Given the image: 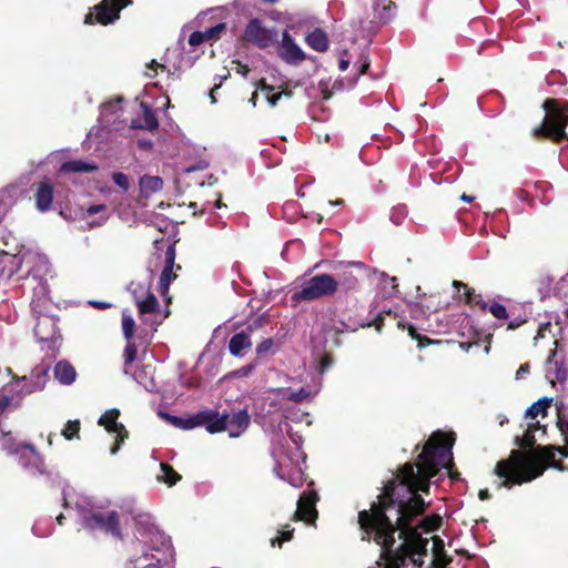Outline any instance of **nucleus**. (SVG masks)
<instances>
[{"label": "nucleus", "instance_id": "obj_35", "mask_svg": "<svg viewBox=\"0 0 568 568\" xmlns=\"http://www.w3.org/2000/svg\"><path fill=\"white\" fill-rule=\"evenodd\" d=\"M135 322L132 315L124 311L122 314V329L124 337L130 341L134 334Z\"/></svg>", "mask_w": 568, "mask_h": 568}, {"label": "nucleus", "instance_id": "obj_24", "mask_svg": "<svg viewBox=\"0 0 568 568\" xmlns=\"http://www.w3.org/2000/svg\"><path fill=\"white\" fill-rule=\"evenodd\" d=\"M75 376L74 367L65 361H61L54 366V377L63 385L72 384L75 381Z\"/></svg>", "mask_w": 568, "mask_h": 568}, {"label": "nucleus", "instance_id": "obj_12", "mask_svg": "<svg viewBox=\"0 0 568 568\" xmlns=\"http://www.w3.org/2000/svg\"><path fill=\"white\" fill-rule=\"evenodd\" d=\"M318 500V496L314 490L304 491L298 500L297 508L294 513L295 520H303L307 524L315 523L317 518L316 503Z\"/></svg>", "mask_w": 568, "mask_h": 568}, {"label": "nucleus", "instance_id": "obj_60", "mask_svg": "<svg viewBox=\"0 0 568 568\" xmlns=\"http://www.w3.org/2000/svg\"><path fill=\"white\" fill-rule=\"evenodd\" d=\"M408 329H409V335L415 338L416 337L415 328L413 326H409Z\"/></svg>", "mask_w": 568, "mask_h": 568}, {"label": "nucleus", "instance_id": "obj_5", "mask_svg": "<svg viewBox=\"0 0 568 568\" xmlns=\"http://www.w3.org/2000/svg\"><path fill=\"white\" fill-rule=\"evenodd\" d=\"M128 290L132 294L139 310L141 321L152 328L160 325L168 317L169 312L163 311L156 297L150 291V282H131Z\"/></svg>", "mask_w": 568, "mask_h": 568}, {"label": "nucleus", "instance_id": "obj_61", "mask_svg": "<svg viewBox=\"0 0 568 568\" xmlns=\"http://www.w3.org/2000/svg\"><path fill=\"white\" fill-rule=\"evenodd\" d=\"M64 518V516L61 514L57 517V520L58 523L61 525L62 524V519Z\"/></svg>", "mask_w": 568, "mask_h": 568}, {"label": "nucleus", "instance_id": "obj_30", "mask_svg": "<svg viewBox=\"0 0 568 568\" xmlns=\"http://www.w3.org/2000/svg\"><path fill=\"white\" fill-rule=\"evenodd\" d=\"M55 325L52 318L50 317H42L39 320L34 327V334L41 339L45 341L49 339L52 334L54 333Z\"/></svg>", "mask_w": 568, "mask_h": 568}, {"label": "nucleus", "instance_id": "obj_14", "mask_svg": "<svg viewBox=\"0 0 568 568\" xmlns=\"http://www.w3.org/2000/svg\"><path fill=\"white\" fill-rule=\"evenodd\" d=\"M454 285L464 288V294L466 295V300L468 303H474L479 305L483 310H488L498 320L507 317V311L504 305L496 302H484L481 297L475 293L474 290L469 288L467 285L463 283L455 282Z\"/></svg>", "mask_w": 568, "mask_h": 568}, {"label": "nucleus", "instance_id": "obj_48", "mask_svg": "<svg viewBox=\"0 0 568 568\" xmlns=\"http://www.w3.org/2000/svg\"><path fill=\"white\" fill-rule=\"evenodd\" d=\"M254 368H255V366L253 364H250V365L243 366L242 368L236 371L234 374L236 376H247L253 372Z\"/></svg>", "mask_w": 568, "mask_h": 568}, {"label": "nucleus", "instance_id": "obj_47", "mask_svg": "<svg viewBox=\"0 0 568 568\" xmlns=\"http://www.w3.org/2000/svg\"><path fill=\"white\" fill-rule=\"evenodd\" d=\"M547 332H549V333L551 332V324L550 323H546V324L540 325L535 339L544 338L546 336Z\"/></svg>", "mask_w": 568, "mask_h": 568}, {"label": "nucleus", "instance_id": "obj_37", "mask_svg": "<svg viewBox=\"0 0 568 568\" xmlns=\"http://www.w3.org/2000/svg\"><path fill=\"white\" fill-rule=\"evenodd\" d=\"M318 89L322 94L323 100H328L332 98L334 89H339V85H337L336 82H334L333 88L329 89V81L321 80L318 83Z\"/></svg>", "mask_w": 568, "mask_h": 568}, {"label": "nucleus", "instance_id": "obj_3", "mask_svg": "<svg viewBox=\"0 0 568 568\" xmlns=\"http://www.w3.org/2000/svg\"><path fill=\"white\" fill-rule=\"evenodd\" d=\"M283 426L288 434V439H285L286 445L281 438L273 439L274 469L281 479L286 480L294 487H300L304 481L302 465L305 463L306 458L301 449L302 438L295 433H290L286 422L280 424L281 432H283Z\"/></svg>", "mask_w": 568, "mask_h": 568}, {"label": "nucleus", "instance_id": "obj_44", "mask_svg": "<svg viewBox=\"0 0 568 568\" xmlns=\"http://www.w3.org/2000/svg\"><path fill=\"white\" fill-rule=\"evenodd\" d=\"M292 535H293V529L292 530H283V531H281V537L273 538L271 540V544H272V546H275L276 544L278 546H281L284 541L291 540Z\"/></svg>", "mask_w": 568, "mask_h": 568}, {"label": "nucleus", "instance_id": "obj_45", "mask_svg": "<svg viewBox=\"0 0 568 568\" xmlns=\"http://www.w3.org/2000/svg\"><path fill=\"white\" fill-rule=\"evenodd\" d=\"M273 347V339L266 338L256 346V353L262 355Z\"/></svg>", "mask_w": 568, "mask_h": 568}, {"label": "nucleus", "instance_id": "obj_16", "mask_svg": "<svg viewBox=\"0 0 568 568\" xmlns=\"http://www.w3.org/2000/svg\"><path fill=\"white\" fill-rule=\"evenodd\" d=\"M20 388V382L13 381L0 389V415L9 407L18 405L24 395Z\"/></svg>", "mask_w": 568, "mask_h": 568}, {"label": "nucleus", "instance_id": "obj_49", "mask_svg": "<svg viewBox=\"0 0 568 568\" xmlns=\"http://www.w3.org/2000/svg\"><path fill=\"white\" fill-rule=\"evenodd\" d=\"M528 373H529V365L528 364L520 365L516 372V379L524 378Z\"/></svg>", "mask_w": 568, "mask_h": 568}, {"label": "nucleus", "instance_id": "obj_59", "mask_svg": "<svg viewBox=\"0 0 568 568\" xmlns=\"http://www.w3.org/2000/svg\"><path fill=\"white\" fill-rule=\"evenodd\" d=\"M367 68H368V63H366V62H365V63L362 65L361 74L365 73V72H366V70H367Z\"/></svg>", "mask_w": 568, "mask_h": 568}, {"label": "nucleus", "instance_id": "obj_63", "mask_svg": "<svg viewBox=\"0 0 568 568\" xmlns=\"http://www.w3.org/2000/svg\"><path fill=\"white\" fill-rule=\"evenodd\" d=\"M390 14H392V13H390V12H388V13L379 14V16H381V18L388 19V18L390 17Z\"/></svg>", "mask_w": 568, "mask_h": 568}, {"label": "nucleus", "instance_id": "obj_22", "mask_svg": "<svg viewBox=\"0 0 568 568\" xmlns=\"http://www.w3.org/2000/svg\"><path fill=\"white\" fill-rule=\"evenodd\" d=\"M251 346V337L246 332H240L233 335L229 343L230 353L236 357H242L244 352L250 349Z\"/></svg>", "mask_w": 568, "mask_h": 568}, {"label": "nucleus", "instance_id": "obj_18", "mask_svg": "<svg viewBox=\"0 0 568 568\" xmlns=\"http://www.w3.org/2000/svg\"><path fill=\"white\" fill-rule=\"evenodd\" d=\"M38 258L41 263L47 264V258L41 255H36L32 253H18L11 254L9 252L3 251L1 263L9 264L10 270L8 275L11 276L14 272H17L23 263L30 264L33 260Z\"/></svg>", "mask_w": 568, "mask_h": 568}, {"label": "nucleus", "instance_id": "obj_33", "mask_svg": "<svg viewBox=\"0 0 568 568\" xmlns=\"http://www.w3.org/2000/svg\"><path fill=\"white\" fill-rule=\"evenodd\" d=\"M143 108V115H144V124L139 125V128H143L146 130H155L158 128V120L154 115V113L144 104H142ZM132 128H138L134 123H132Z\"/></svg>", "mask_w": 568, "mask_h": 568}, {"label": "nucleus", "instance_id": "obj_21", "mask_svg": "<svg viewBox=\"0 0 568 568\" xmlns=\"http://www.w3.org/2000/svg\"><path fill=\"white\" fill-rule=\"evenodd\" d=\"M166 420H169L173 426L183 428V429H192L197 426H205V422L210 415L206 414V410L200 412L196 415L182 419L176 416H170L166 414H161Z\"/></svg>", "mask_w": 568, "mask_h": 568}, {"label": "nucleus", "instance_id": "obj_41", "mask_svg": "<svg viewBox=\"0 0 568 568\" xmlns=\"http://www.w3.org/2000/svg\"><path fill=\"white\" fill-rule=\"evenodd\" d=\"M114 183L120 186L122 190L126 191L129 189V179L123 173H114L113 174Z\"/></svg>", "mask_w": 568, "mask_h": 568}, {"label": "nucleus", "instance_id": "obj_56", "mask_svg": "<svg viewBox=\"0 0 568 568\" xmlns=\"http://www.w3.org/2000/svg\"><path fill=\"white\" fill-rule=\"evenodd\" d=\"M92 305L99 307V308H105L109 306V304L106 303H101V302H91Z\"/></svg>", "mask_w": 568, "mask_h": 568}, {"label": "nucleus", "instance_id": "obj_1", "mask_svg": "<svg viewBox=\"0 0 568 568\" xmlns=\"http://www.w3.org/2000/svg\"><path fill=\"white\" fill-rule=\"evenodd\" d=\"M551 403V398L544 397L526 410L527 428L523 437L517 438L518 444L526 450H513L507 459L497 463L495 474L504 479L501 486L510 488L515 485L530 483L540 477L547 467L564 469L561 462L556 460V454L567 457L566 448L551 445L532 447L536 442L535 433L541 429L538 418L547 416Z\"/></svg>", "mask_w": 568, "mask_h": 568}, {"label": "nucleus", "instance_id": "obj_38", "mask_svg": "<svg viewBox=\"0 0 568 568\" xmlns=\"http://www.w3.org/2000/svg\"><path fill=\"white\" fill-rule=\"evenodd\" d=\"M341 284L346 288V290H354L357 285V278L356 276L353 275L352 272H345L343 274V277L341 280Z\"/></svg>", "mask_w": 568, "mask_h": 568}, {"label": "nucleus", "instance_id": "obj_8", "mask_svg": "<svg viewBox=\"0 0 568 568\" xmlns=\"http://www.w3.org/2000/svg\"><path fill=\"white\" fill-rule=\"evenodd\" d=\"M206 414L210 416L205 422V428L211 434L226 430L230 437H237L246 429L250 423V416L245 410H240L231 416H221L213 410H206Z\"/></svg>", "mask_w": 568, "mask_h": 568}, {"label": "nucleus", "instance_id": "obj_11", "mask_svg": "<svg viewBox=\"0 0 568 568\" xmlns=\"http://www.w3.org/2000/svg\"><path fill=\"white\" fill-rule=\"evenodd\" d=\"M119 415V410L114 408L106 410L99 419V425L103 426L108 433L115 435V443L110 450L112 455L119 452L121 444L128 437L125 427L118 423Z\"/></svg>", "mask_w": 568, "mask_h": 568}, {"label": "nucleus", "instance_id": "obj_46", "mask_svg": "<svg viewBox=\"0 0 568 568\" xmlns=\"http://www.w3.org/2000/svg\"><path fill=\"white\" fill-rule=\"evenodd\" d=\"M333 364L332 358L328 355H325L318 365V371L321 374H323L326 369H328Z\"/></svg>", "mask_w": 568, "mask_h": 568}, {"label": "nucleus", "instance_id": "obj_10", "mask_svg": "<svg viewBox=\"0 0 568 568\" xmlns=\"http://www.w3.org/2000/svg\"><path fill=\"white\" fill-rule=\"evenodd\" d=\"M244 37L258 48H267L276 41L277 32L275 29L264 28L258 19H253L246 26Z\"/></svg>", "mask_w": 568, "mask_h": 568}, {"label": "nucleus", "instance_id": "obj_62", "mask_svg": "<svg viewBox=\"0 0 568 568\" xmlns=\"http://www.w3.org/2000/svg\"><path fill=\"white\" fill-rule=\"evenodd\" d=\"M462 199H463L464 201H467V202H469V201L471 200V197H470V196H467L466 194H464V195L462 196Z\"/></svg>", "mask_w": 568, "mask_h": 568}, {"label": "nucleus", "instance_id": "obj_39", "mask_svg": "<svg viewBox=\"0 0 568 568\" xmlns=\"http://www.w3.org/2000/svg\"><path fill=\"white\" fill-rule=\"evenodd\" d=\"M136 357V348L132 343H128L124 349V366L125 368L133 363Z\"/></svg>", "mask_w": 568, "mask_h": 568}, {"label": "nucleus", "instance_id": "obj_40", "mask_svg": "<svg viewBox=\"0 0 568 568\" xmlns=\"http://www.w3.org/2000/svg\"><path fill=\"white\" fill-rule=\"evenodd\" d=\"M224 30H225V24L219 23L215 27L210 28L206 31H204V33H205L207 40H212V39L217 38Z\"/></svg>", "mask_w": 568, "mask_h": 568}, {"label": "nucleus", "instance_id": "obj_53", "mask_svg": "<svg viewBox=\"0 0 568 568\" xmlns=\"http://www.w3.org/2000/svg\"><path fill=\"white\" fill-rule=\"evenodd\" d=\"M478 496H479V499H481V500H487L490 497L488 489H481L479 491Z\"/></svg>", "mask_w": 568, "mask_h": 568}, {"label": "nucleus", "instance_id": "obj_13", "mask_svg": "<svg viewBox=\"0 0 568 568\" xmlns=\"http://www.w3.org/2000/svg\"><path fill=\"white\" fill-rule=\"evenodd\" d=\"M280 57L290 64H300L305 60V53L293 38L284 32L278 48Z\"/></svg>", "mask_w": 568, "mask_h": 568}, {"label": "nucleus", "instance_id": "obj_23", "mask_svg": "<svg viewBox=\"0 0 568 568\" xmlns=\"http://www.w3.org/2000/svg\"><path fill=\"white\" fill-rule=\"evenodd\" d=\"M53 199V187L47 181L41 182L36 193V206L40 212L50 209Z\"/></svg>", "mask_w": 568, "mask_h": 568}, {"label": "nucleus", "instance_id": "obj_19", "mask_svg": "<svg viewBox=\"0 0 568 568\" xmlns=\"http://www.w3.org/2000/svg\"><path fill=\"white\" fill-rule=\"evenodd\" d=\"M175 251L173 246H170L165 253L166 265L161 273L159 288L162 296H166L169 287L172 281L175 280L176 275L173 272L174 267Z\"/></svg>", "mask_w": 568, "mask_h": 568}, {"label": "nucleus", "instance_id": "obj_29", "mask_svg": "<svg viewBox=\"0 0 568 568\" xmlns=\"http://www.w3.org/2000/svg\"><path fill=\"white\" fill-rule=\"evenodd\" d=\"M306 43L314 50L318 51V52H323L327 49L328 47V41H327V37L326 34L320 30V29H316L314 30L313 32H311L307 37H306Z\"/></svg>", "mask_w": 568, "mask_h": 568}, {"label": "nucleus", "instance_id": "obj_52", "mask_svg": "<svg viewBox=\"0 0 568 568\" xmlns=\"http://www.w3.org/2000/svg\"><path fill=\"white\" fill-rule=\"evenodd\" d=\"M248 71H250V70H248L247 65L239 64V65L236 67V72H237V73H240V74H242L243 77H246V75H247V73H248Z\"/></svg>", "mask_w": 568, "mask_h": 568}, {"label": "nucleus", "instance_id": "obj_32", "mask_svg": "<svg viewBox=\"0 0 568 568\" xmlns=\"http://www.w3.org/2000/svg\"><path fill=\"white\" fill-rule=\"evenodd\" d=\"M156 478L169 486H173L181 479V476L171 466L161 463L160 473L156 475Z\"/></svg>", "mask_w": 568, "mask_h": 568}, {"label": "nucleus", "instance_id": "obj_50", "mask_svg": "<svg viewBox=\"0 0 568 568\" xmlns=\"http://www.w3.org/2000/svg\"><path fill=\"white\" fill-rule=\"evenodd\" d=\"M558 425L560 427V430L567 436L568 435V416L559 417Z\"/></svg>", "mask_w": 568, "mask_h": 568}, {"label": "nucleus", "instance_id": "obj_28", "mask_svg": "<svg viewBox=\"0 0 568 568\" xmlns=\"http://www.w3.org/2000/svg\"><path fill=\"white\" fill-rule=\"evenodd\" d=\"M98 166L91 162L83 160H73L63 163L60 168V172H92L95 171Z\"/></svg>", "mask_w": 568, "mask_h": 568}, {"label": "nucleus", "instance_id": "obj_9", "mask_svg": "<svg viewBox=\"0 0 568 568\" xmlns=\"http://www.w3.org/2000/svg\"><path fill=\"white\" fill-rule=\"evenodd\" d=\"M130 3V0H102L93 7V12L85 16L84 23L98 22L103 26L112 23L119 19L120 10Z\"/></svg>", "mask_w": 568, "mask_h": 568}, {"label": "nucleus", "instance_id": "obj_26", "mask_svg": "<svg viewBox=\"0 0 568 568\" xmlns=\"http://www.w3.org/2000/svg\"><path fill=\"white\" fill-rule=\"evenodd\" d=\"M163 186V181L159 176L144 175L140 180V190L143 196H150L151 194L160 191Z\"/></svg>", "mask_w": 568, "mask_h": 568}, {"label": "nucleus", "instance_id": "obj_55", "mask_svg": "<svg viewBox=\"0 0 568 568\" xmlns=\"http://www.w3.org/2000/svg\"><path fill=\"white\" fill-rule=\"evenodd\" d=\"M257 97H258V92H257V91H255V92L252 94L251 99H250V103H251L253 106H255V105H256V99H257Z\"/></svg>", "mask_w": 568, "mask_h": 568}, {"label": "nucleus", "instance_id": "obj_7", "mask_svg": "<svg viewBox=\"0 0 568 568\" xmlns=\"http://www.w3.org/2000/svg\"><path fill=\"white\" fill-rule=\"evenodd\" d=\"M338 287V282L329 274L315 275L303 282L301 288L293 293L294 302L315 301L324 296L333 295Z\"/></svg>", "mask_w": 568, "mask_h": 568}, {"label": "nucleus", "instance_id": "obj_58", "mask_svg": "<svg viewBox=\"0 0 568 568\" xmlns=\"http://www.w3.org/2000/svg\"><path fill=\"white\" fill-rule=\"evenodd\" d=\"M216 89H217V85H216L214 89H212V91H211V93H210V97H211V100H212V102H213V103L215 102L214 91H215Z\"/></svg>", "mask_w": 568, "mask_h": 568}, {"label": "nucleus", "instance_id": "obj_2", "mask_svg": "<svg viewBox=\"0 0 568 568\" xmlns=\"http://www.w3.org/2000/svg\"><path fill=\"white\" fill-rule=\"evenodd\" d=\"M134 537L128 561L131 568H172L168 560L145 550L146 547H150L159 552L161 547L164 548L170 542L169 538L155 526L151 515L140 514L135 517Z\"/></svg>", "mask_w": 568, "mask_h": 568}, {"label": "nucleus", "instance_id": "obj_15", "mask_svg": "<svg viewBox=\"0 0 568 568\" xmlns=\"http://www.w3.org/2000/svg\"><path fill=\"white\" fill-rule=\"evenodd\" d=\"M48 366L41 365L36 367L28 378L24 376L22 379H18L20 382V388L23 389V394H30L37 390H42L45 386L48 379Z\"/></svg>", "mask_w": 568, "mask_h": 568}, {"label": "nucleus", "instance_id": "obj_54", "mask_svg": "<svg viewBox=\"0 0 568 568\" xmlns=\"http://www.w3.org/2000/svg\"><path fill=\"white\" fill-rule=\"evenodd\" d=\"M349 62L347 60H341L339 61V69L342 71H345L348 68Z\"/></svg>", "mask_w": 568, "mask_h": 568}, {"label": "nucleus", "instance_id": "obj_17", "mask_svg": "<svg viewBox=\"0 0 568 568\" xmlns=\"http://www.w3.org/2000/svg\"><path fill=\"white\" fill-rule=\"evenodd\" d=\"M110 216L106 205L93 204L87 209H82L81 219L89 229L103 225Z\"/></svg>", "mask_w": 568, "mask_h": 568}, {"label": "nucleus", "instance_id": "obj_20", "mask_svg": "<svg viewBox=\"0 0 568 568\" xmlns=\"http://www.w3.org/2000/svg\"><path fill=\"white\" fill-rule=\"evenodd\" d=\"M0 445L9 454H20L21 457L31 456L34 459L38 458L33 446L17 444L10 434L2 435Z\"/></svg>", "mask_w": 568, "mask_h": 568}, {"label": "nucleus", "instance_id": "obj_34", "mask_svg": "<svg viewBox=\"0 0 568 568\" xmlns=\"http://www.w3.org/2000/svg\"><path fill=\"white\" fill-rule=\"evenodd\" d=\"M316 393H317V389L314 392L307 390L305 388H301L297 392L287 389V390H284L283 397L287 398L290 400H293V402H302L304 399L310 398L311 396H313Z\"/></svg>", "mask_w": 568, "mask_h": 568}, {"label": "nucleus", "instance_id": "obj_42", "mask_svg": "<svg viewBox=\"0 0 568 568\" xmlns=\"http://www.w3.org/2000/svg\"><path fill=\"white\" fill-rule=\"evenodd\" d=\"M164 70L165 67L163 64L158 63L155 60H153L150 64L146 65L145 75L148 78H154L158 73V70Z\"/></svg>", "mask_w": 568, "mask_h": 568}, {"label": "nucleus", "instance_id": "obj_27", "mask_svg": "<svg viewBox=\"0 0 568 568\" xmlns=\"http://www.w3.org/2000/svg\"><path fill=\"white\" fill-rule=\"evenodd\" d=\"M257 90H260L261 93H263L267 103L271 106H275L283 95H286L287 98L291 97V92H285V91L274 92V88L266 84L263 80L260 81V83L257 85Z\"/></svg>", "mask_w": 568, "mask_h": 568}, {"label": "nucleus", "instance_id": "obj_51", "mask_svg": "<svg viewBox=\"0 0 568 568\" xmlns=\"http://www.w3.org/2000/svg\"><path fill=\"white\" fill-rule=\"evenodd\" d=\"M433 541H434V547H435L436 551H439L443 549L444 542L442 539H439L438 537H433Z\"/></svg>", "mask_w": 568, "mask_h": 568}, {"label": "nucleus", "instance_id": "obj_6", "mask_svg": "<svg viewBox=\"0 0 568 568\" xmlns=\"http://www.w3.org/2000/svg\"><path fill=\"white\" fill-rule=\"evenodd\" d=\"M544 109L546 111L544 123L535 130V133H542L555 141L564 139L566 136L565 128L568 123V104L558 108L555 100H546Z\"/></svg>", "mask_w": 568, "mask_h": 568}, {"label": "nucleus", "instance_id": "obj_43", "mask_svg": "<svg viewBox=\"0 0 568 568\" xmlns=\"http://www.w3.org/2000/svg\"><path fill=\"white\" fill-rule=\"evenodd\" d=\"M204 41H209L204 32H193L189 38V43L193 47L199 45Z\"/></svg>", "mask_w": 568, "mask_h": 568}, {"label": "nucleus", "instance_id": "obj_64", "mask_svg": "<svg viewBox=\"0 0 568 568\" xmlns=\"http://www.w3.org/2000/svg\"><path fill=\"white\" fill-rule=\"evenodd\" d=\"M506 422H507V418H506V417H503V418H500V419H499V424H500V425H504Z\"/></svg>", "mask_w": 568, "mask_h": 568}, {"label": "nucleus", "instance_id": "obj_25", "mask_svg": "<svg viewBox=\"0 0 568 568\" xmlns=\"http://www.w3.org/2000/svg\"><path fill=\"white\" fill-rule=\"evenodd\" d=\"M121 110V99L105 103L101 109L100 119L104 124H115Z\"/></svg>", "mask_w": 568, "mask_h": 568}, {"label": "nucleus", "instance_id": "obj_36", "mask_svg": "<svg viewBox=\"0 0 568 568\" xmlns=\"http://www.w3.org/2000/svg\"><path fill=\"white\" fill-rule=\"evenodd\" d=\"M79 430H80V422L79 420H69L65 424L64 428L62 429L61 435L65 439L71 440L78 436Z\"/></svg>", "mask_w": 568, "mask_h": 568}, {"label": "nucleus", "instance_id": "obj_31", "mask_svg": "<svg viewBox=\"0 0 568 568\" xmlns=\"http://www.w3.org/2000/svg\"><path fill=\"white\" fill-rule=\"evenodd\" d=\"M134 378L148 390H152L155 387L153 381V369L150 366H143L138 372H135Z\"/></svg>", "mask_w": 568, "mask_h": 568}, {"label": "nucleus", "instance_id": "obj_4", "mask_svg": "<svg viewBox=\"0 0 568 568\" xmlns=\"http://www.w3.org/2000/svg\"><path fill=\"white\" fill-rule=\"evenodd\" d=\"M64 507H74L79 514L80 520L84 526L91 529H101L115 537H121L119 527V515L111 510L102 513L98 510L90 498L80 496L74 490L64 491Z\"/></svg>", "mask_w": 568, "mask_h": 568}, {"label": "nucleus", "instance_id": "obj_57", "mask_svg": "<svg viewBox=\"0 0 568 568\" xmlns=\"http://www.w3.org/2000/svg\"><path fill=\"white\" fill-rule=\"evenodd\" d=\"M328 204H329V205H342V204H343V200H337V201H335V202L329 201V202H328Z\"/></svg>", "mask_w": 568, "mask_h": 568}]
</instances>
